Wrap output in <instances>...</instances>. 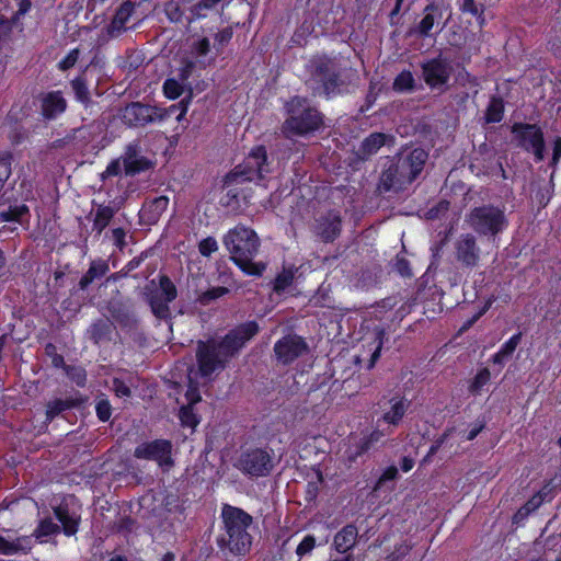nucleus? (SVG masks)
I'll use <instances>...</instances> for the list:
<instances>
[{"label":"nucleus","mask_w":561,"mask_h":561,"mask_svg":"<svg viewBox=\"0 0 561 561\" xmlns=\"http://www.w3.org/2000/svg\"><path fill=\"white\" fill-rule=\"evenodd\" d=\"M224 245L230 259L245 274L261 276L265 271V263L253 262L260 248V239L254 230L242 225L236 226L225 234Z\"/></svg>","instance_id":"obj_4"},{"label":"nucleus","mask_w":561,"mask_h":561,"mask_svg":"<svg viewBox=\"0 0 561 561\" xmlns=\"http://www.w3.org/2000/svg\"><path fill=\"white\" fill-rule=\"evenodd\" d=\"M55 515L59 523L62 525L65 535L72 536L78 531L79 516L75 513H69L67 508L58 506L55 508Z\"/></svg>","instance_id":"obj_29"},{"label":"nucleus","mask_w":561,"mask_h":561,"mask_svg":"<svg viewBox=\"0 0 561 561\" xmlns=\"http://www.w3.org/2000/svg\"><path fill=\"white\" fill-rule=\"evenodd\" d=\"M548 486H545L537 494H535L515 515V518L526 517L528 514L537 510L548 496Z\"/></svg>","instance_id":"obj_35"},{"label":"nucleus","mask_w":561,"mask_h":561,"mask_svg":"<svg viewBox=\"0 0 561 561\" xmlns=\"http://www.w3.org/2000/svg\"><path fill=\"white\" fill-rule=\"evenodd\" d=\"M357 528L353 525H347L342 528L335 536L333 540V546L340 553H345L350 549H352L357 539Z\"/></svg>","instance_id":"obj_26"},{"label":"nucleus","mask_w":561,"mask_h":561,"mask_svg":"<svg viewBox=\"0 0 561 561\" xmlns=\"http://www.w3.org/2000/svg\"><path fill=\"white\" fill-rule=\"evenodd\" d=\"M121 157L124 172L128 176H135L153 167V162L144 154L141 139L139 138L128 142Z\"/></svg>","instance_id":"obj_15"},{"label":"nucleus","mask_w":561,"mask_h":561,"mask_svg":"<svg viewBox=\"0 0 561 561\" xmlns=\"http://www.w3.org/2000/svg\"><path fill=\"white\" fill-rule=\"evenodd\" d=\"M194 68L195 62L193 60L184 59L182 61L181 68L179 69L178 79L185 83L192 76Z\"/></svg>","instance_id":"obj_54"},{"label":"nucleus","mask_w":561,"mask_h":561,"mask_svg":"<svg viewBox=\"0 0 561 561\" xmlns=\"http://www.w3.org/2000/svg\"><path fill=\"white\" fill-rule=\"evenodd\" d=\"M305 84L313 96L330 100L350 92L357 78L356 71L343 64L340 58L320 55L306 64Z\"/></svg>","instance_id":"obj_1"},{"label":"nucleus","mask_w":561,"mask_h":561,"mask_svg":"<svg viewBox=\"0 0 561 561\" xmlns=\"http://www.w3.org/2000/svg\"><path fill=\"white\" fill-rule=\"evenodd\" d=\"M232 28L226 27L215 35V47L219 51L232 37Z\"/></svg>","instance_id":"obj_55"},{"label":"nucleus","mask_w":561,"mask_h":561,"mask_svg":"<svg viewBox=\"0 0 561 561\" xmlns=\"http://www.w3.org/2000/svg\"><path fill=\"white\" fill-rule=\"evenodd\" d=\"M491 374L492 373L486 367L480 369L469 385V392L472 396H480L484 386L489 383Z\"/></svg>","instance_id":"obj_36"},{"label":"nucleus","mask_w":561,"mask_h":561,"mask_svg":"<svg viewBox=\"0 0 561 561\" xmlns=\"http://www.w3.org/2000/svg\"><path fill=\"white\" fill-rule=\"evenodd\" d=\"M316 547V538L312 535H307L296 548V553L299 558L310 554Z\"/></svg>","instance_id":"obj_48"},{"label":"nucleus","mask_w":561,"mask_h":561,"mask_svg":"<svg viewBox=\"0 0 561 561\" xmlns=\"http://www.w3.org/2000/svg\"><path fill=\"white\" fill-rule=\"evenodd\" d=\"M504 104L501 98H492L485 112L488 123H499L503 118Z\"/></svg>","instance_id":"obj_37"},{"label":"nucleus","mask_w":561,"mask_h":561,"mask_svg":"<svg viewBox=\"0 0 561 561\" xmlns=\"http://www.w3.org/2000/svg\"><path fill=\"white\" fill-rule=\"evenodd\" d=\"M342 219L337 210H329L316 218L314 234L323 242H333L341 233Z\"/></svg>","instance_id":"obj_19"},{"label":"nucleus","mask_w":561,"mask_h":561,"mask_svg":"<svg viewBox=\"0 0 561 561\" xmlns=\"http://www.w3.org/2000/svg\"><path fill=\"white\" fill-rule=\"evenodd\" d=\"M425 84L433 91L444 93L449 89V81L454 72L451 61L438 55L420 65Z\"/></svg>","instance_id":"obj_10"},{"label":"nucleus","mask_w":561,"mask_h":561,"mask_svg":"<svg viewBox=\"0 0 561 561\" xmlns=\"http://www.w3.org/2000/svg\"><path fill=\"white\" fill-rule=\"evenodd\" d=\"M221 0H199L190 8L191 15L187 21L191 23L195 19L206 18L208 12L214 10Z\"/></svg>","instance_id":"obj_33"},{"label":"nucleus","mask_w":561,"mask_h":561,"mask_svg":"<svg viewBox=\"0 0 561 561\" xmlns=\"http://www.w3.org/2000/svg\"><path fill=\"white\" fill-rule=\"evenodd\" d=\"M167 116L165 110L140 102H131L121 111L123 124L131 128L162 122Z\"/></svg>","instance_id":"obj_11"},{"label":"nucleus","mask_w":561,"mask_h":561,"mask_svg":"<svg viewBox=\"0 0 561 561\" xmlns=\"http://www.w3.org/2000/svg\"><path fill=\"white\" fill-rule=\"evenodd\" d=\"M228 188L225 197H222V205L237 210L240 207V191L237 186H226Z\"/></svg>","instance_id":"obj_44"},{"label":"nucleus","mask_w":561,"mask_h":561,"mask_svg":"<svg viewBox=\"0 0 561 561\" xmlns=\"http://www.w3.org/2000/svg\"><path fill=\"white\" fill-rule=\"evenodd\" d=\"M23 541L21 538L9 539L0 536V553L5 556L16 553L23 549Z\"/></svg>","instance_id":"obj_42"},{"label":"nucleus","mask_w":561,"mask_h":561,"mask_svg":"<svg viewBox=\"0 0 561 561\" xmlns=\"http://www.w3.org/2000/svg\"><path fill=\"white\" fill-rule=\"evenodd\" d=\"M80 56V50L78 48H75L68 53V55L61 59L58 64V68L62 71H66L70 68H72L76 62L78 61Z\"/></svg>","instance_id":"obj_51"},{"label":"nucleus","mask_w":561,"mask_h":561,"mask_svg":"<svg viewBox=\"0 0 561 561\" xmlns=\"http://www.w3.org/2000/svg\"><path fill=\"white\" fill-rule=\"evenodd\" d=\"M171 443L164 439H157L150 443H142L135 449V457L156 461L161 468L168 470L172 467Z\"/></svg>","instance_id":"obj_16"},{"label":"nucleus","mask_w":561,"mask_h":561,"mask_svg":"<svg viewBox=\"0 0 561 561\" xmlns=\"http://www.w3.org/2000/svg\"><path fill=\"white\" fill-rule=\"evenodd\" d=\"M415 79L410 70L401 71L393 80L392 89L399 93H411L415 90Z\"/></svg>","instance_id":"obj_32"},{"label":"nucleus","mask_w":561,"mask_h":561,"mask_svg":"<svg viewBox=\"0 0 561 561\" xmlns=\"http://www.w3.org/2000/svg\"><path fill=\"white\" fill-rule=\"evenodd\" d=\"M78 137H81L83 140H88V138L85 137V127L82 126V127H78V128H73L71 130L70 134H68L64 139H58L55 141V147H60L61 144H68L72 140H75L76 138Z\"/></svg>","instance_id":"obj_53"},{"label":"nucleus","mask_w":561,"mask_h":561,"mask_svg":"<svg viewBox=\"0 0 561 561\" xmlns=\"http://www.w3.org/2000/svg\"><path fill=\"white\" fill-rule=\"evenodd\" d=\"M88 333L96 346H102L111 340L112 324L106 320H98L90 327Z\"/></svg>","instance_id":"obj_27"},{"label":"nucleus","mask_w":561,"mask_h":561,"mask_svg":"<svg viewBox=\"0 0 561 561\" xmlns=\"http://www.w3.org/2000/svg\"><path fill=\"white\" fill-rule=\"evenodd\" d=\"M114 391L117 397H129L130 389L123 382L117 379L114 380Z\"/></svg>","instance_id":"obj_62"},{"label":"nucleus","mask_w":561,"mask_h":561,"mask_svg":"<svg viewBox=\"0 0 561 561\" xmlns=\"http://www.w3.org/2000/svg\"><path fill=\"white\" fill-rule=\"evenodd\" d=\"M460 10L463 13H470L471 15H480L483 12V7L476 3L474 0H462Z\"/></svg>","instance_id":"obj_57"},{"label":"nucleus","mask_w":561,"mask_h":561,"mask_svg":"<svg viewBox=\"0 0 561 561\" xmlns=\"http://www.w3.org/2000/svg\"><path fill=\"white\" fill-rule=\"evenodd\" d=\"M107 311L124 328L133 329L137 325V319L128 301L112 299L107 305Z\"/></svg>","instance_id":"obj_21"},{"label":"nucleus","mask_w":561,"mask_h":561,"mask_svg":"<svg viewBox=\"0 0 561 561\" xmlns=\"http://www.w3.org/2000/svg\"><path fill=\"white\" fill-rule=\"evenodd\" d=\"M95 411H96L98 417L102 422L108 421L112 415V408H111L108 400L104 399V398L99 399V401L96 402V405H95Z\"/></svg>","instance_id":"obj_49"},{"label":"nucleus","mask_w":561,"mask_h":561,"mask_svg":"<svg viewBox=\"0 0 561 561\" xmlns=\"http://www.w3.org/2000/svg\"><path fill=\"white\" fill-rule=\"evenodd\" d=\"M229 293V289L224 286L213 287L206 291H203L198 295L197 301L202 306L209 305L213 300L218 299Z\"/></svg>","instance_id":"obj_41"},{"label":"nucleus","mask_w":561,"mask_h":561,"mask_svg":"<svg viewBox=\"0 0 561 561\" xmlns=\"http://www.w3.org/2000/svg\"><path fill=\"white\" fill-rule=\"evenodd\" d=\"M512 133L515 136L518 147L528 152H533L537 161L543 160L545 140L540 127L533 124H514Z\"/></svg>","instance_id":"obj_13"},{"label":"nucleus","mask_w":561,"mask_h":561,"mask_svg":"<svg viewBox=\"0 0 561 561\" xmlns=\"http://www.w3.org/2000/svg\"><path fill=\"white\" fill-rule=\"evenodd\" d=\"M72 405L71 401H64L60 399L54 400L48 403L47 405V419L51 420L56 415H58L60 412L65 411L66 409H69Z\"/></svg>","instance_id":"obj_47"},{"label":"nucleus","mask_w":561,"mask_h":561,"mask_svg":"<svg viewBox=\"0 0 561 561\" xmlns=\"http://www.w3.org/2000/svg\"><path fill=\"white\" fill-rule=\"evenodd\" d=\"M67 376L76 382L78 386H84L87 375L83 368L81 367H66Z\"/></svg>","instance_id":"obj_52"},{"label":"nucleus","mask_w":561,"mask_h":561,"mask_svg":"<svg viewBox=\"0 0 561 561\" xmlns=\"http://www.w3.org/2000/svg\"><path fill=\"white\" fill-rule=\"evenodd\" d=\"M169 205V198L164 195L154 197L153 199H150L146 202L144 205L140 217L147 224H156L161 215L167 210Z\"/></svg>","instance_id":"obj_23"},{"label":"nucleus","mask_w":561,"mask_h":561,"mask_svg":"<svg viewBox=\"0 0 561 561\" xmlns=\"http://www.w3.org/2000/svg\"><path fill=\"white\" fill-rule=\"evenodd\" d=\"M145 296L152 313L158 319L165 320L171 314L169 304L176 298L178 290L169 276L161 275L159 278V287L157 288L152 280L150 285L145 287Z\"/></svg>","instance_id":"obj_9"},{"label":"nucleus","mask_w":561,"mask_h":561,"mask_svg":"<svg viewBox=\"0 0 561 561\" xmlns=\"http://www.w3.org/2000/svg\"><path fill=\"white\" fill-rule=\"evenodd\" d=\"M389 408L383 410L381 420L391 426H398L410 407V401L403 397H393L388 402Z\"/></svg>","instance_id":"obj_22"},{"label":"nucleus","mask_w":561,"mask_h":561,"mask_svg":"<svg viewBox=\"0 0 561 561\" xmlns=\"http://www.w3.org/2000/svg\"><path fill=\"white\" fill-rule=\"evenodd\" d=\"M28 213V207L24 204L10 206L7 210L0 211L1 221L21 222L23 216Z\"/></svg>","instance_id":"obj_38"},{"label":"nucleus","mask_w":561,"mask_h":561,"mask_svg":"<svg viewBox=\"0 0 561 561\" xmlns=\"http://www.w3.org/2000/svg\"><path fill=\"white\" fill-rule=\"evenodd\" d=\"M198 250L203 256H209L211 253L218 250L216 239L213 237H207L203 239L198 244Z\"/></svg>","instance_id":"obj_50"},{"label":"nucleus","mask_w":561,"mask_h":561,"mask_svg":"<svg viewBox=\"0 0 561 561\" xmlns=\"http://www.w3.org/2000/svg\"><path fill=\"white\" fill-rule=\"evenodd\" d=\"M410 549L409 545H400L389 558L391 561H399L409 553Z\"/></svg>","instance_id":"obj_64"},{"label":"nucleus","mask_w":561,"mask_h":561,"mask_svg":"<svg viewBox=\"0 0 561 561\" xmlns=\"http://www.w3.org/2000/svg\"><path fill=\"white\" fill-rule=\"evenodd\" d=\"M134 9V4L129 1L121 4V7L116 10L112 22L107 26L110 36L117 37L127 28L126 23L131 16Z\"/></svg>","instance_id":"obj_24"},{"label":"nucleus","mask_w":561,"mask_h":561,"mask_svg":"<svg viewBox=\"0 0 561 561\" xmlns=\"http://www.w3.org/2000/svg\"><path fill=\"white\" fill-rule=\"evenodd\" d=\"M125 230L123 228H115L112 230V240L114 242V244L118 248V249H123L125 247Z\"/></svg>","instance_id":"obj_60"},{"label":"nucleus","mask_w":561,"mask_h":561,"mask_svg":"<svg viewBox=\"0 0 561 561\" xmlns=\"http://www.w3.org/2000/svg\"><path fill=\"white\" fill-rule=\"evenodd\" d=\"M484 423L483 422H476L472 427L468 431V433L465 435L463 439L466 440H472L474 439L479 433L483 430Z\"/></svg>","instance_id":"obj_63"},{"label":"nucleus","mask_w":561,"mask_h":561,"mask_svg":"<svg viewBox=\"0 0 561 561\" xmlns=\"http://www.w3.org/2000/svg\"><path fill=\"white\" fill-rule=\"evenodd\" d=\"M239 469L252 477H264L273 468L270 454L263 449H253L244 453L238 463Z\"/></svg>","instance_id":"obj_17"},{"label":"nucleus","mask_w":561,"mask_h":561,"mask_svg":"<svg viewBox=\"0 0 561 561\" xmlns=\"http://www.w3.org/2000/svg\"><path fill=\"white\" fill-rule=\"evenodd\" d=\"M12 161H13V156L10 152H3L0 156V191L3 188L4 183L8 181V179L11 175Z\"/></svg>","instance_id":"obj_43"},{"label":"nucleus","mask_w":561,"mask_h":561,"mask_svg":"<svg viewBox=\"0 0 561 561\" xmlns=\"http://www.w3.org/2000/svg\"><path fill=\"white\" fill-rule=\"evenodd\" d=\"M116 210L111 206L99 205L93 219L92 230L101 234L108 226Z\"/></svg>","instance_id":"obj_30"},{"label":"nucleus","mask_w":561,"mask_h":561,"mask_svg":"<svg viewBox=\"0 0 561 561\" xmlns=\"http://www.w3.org/2000/svg\"><path fill=\"white\" fill-rule=\"evenodd\" d=\"M229 353H197V364L187 369V387L183 399L176 398L180 404L179 419L181 425L195 430L201 422L194 407L201 402L199 387L206 385L214 373L224 369Z\"/></svg>","instance_id":"obj_2"},{"label":"nucleus","mask_w":561,"mask_h":561,"mask_svg":"<svg viewBox=\"0 0 561 561\" xmlns=\"http://www.w3.org/2000/svg\"><path fill=\"white\" fill-rule=\"evenodd\" d=\"M70 84L76 99L84 106H89L92 103V100L90 98V92L85 79L83 77H77L70 82Z\"/></svg>","instance_id":"obj_34"},{"label":"nucleus","mask_w":561,"mask_h":561,"mask_svg":"<svg viewBox=\"0 0 561 561\" xmlns=\"http://www.w3.org/2000/svg\"><path fill=\"white\" fill-rule=\"evenodd\" d=\"M164 12L168 19L173 23L182 22L184 11L182 9V0H170L164 4Z\"/></svg>","instance_id":"obj_40"},{"label":"nucleus","mask_w":561,"mask_h":561,"mask_svg":"<svg viewBox=\"0 0 561 561\" xmlns=\"http://www.w3.org/2000/svg\"><path fill=\"white\" fill-rule=\"evenodd\" d=\"M388 139V136L386 134H382V133H373L370 134L368 137H366L359 148H358V151H357V156L363 159V160H366L368 159L370 156L377 153V151L386 145V141Z\"/></svg>","instance_id":"obj_25"},{"label":"nucleus","mask_w":561,"mask_h":561,"mask_svg":"<svg viewBox=\"0 0 561 561\" xmlns=\"http://www.w3.org/2000/svg\"><path fill=\"white\" fill-rule=\"evenodd\" d=\"M193 50L197 56H206L210 50V42L203 37L193 44Z\"/></svg>","instance_id":"obj_59"},{"label":"nucleus","mask_w":561,"mask_h":561,"mask_svg":"<svg viewBox=\"0 0 561 561\" xmlns=\"http://www.w3.org/2000/svg\"><path fill=\"white\" fill-rule=\"evenodd\" d=\"M427 158V152L422 148L398 154L382 170L378 191L380 193H399L407 190L423 171Z\"/></svg>","instance_id":"obj_3"},{"label":"nucleus","mask_w":561,"mask_h":561,"mask_svg":"<svg viewBox=\"0 0 561 561\" xmlns=\"http://www.w3.org/2000/svg\"><path fill=\"white\" fill-rule=\"evenodd\" d=\"M288 117L282 126V133L287 137L305 136L318 130L323 124L322 114L312 107L309 100L294 96L286 104Z\"/></svg>","instance_id":"obj_6"},{"label":"nucleus","mask_w":561,"mask_h":561,"mask_svg":"<svg viewBox=\"0 0 561 561\" xmlns=\"http://www.w3.org/2000/svg\"><path fill=\"white\" fill-rule=\"evenodd\" d=\"M224 534L218 543L221 549H227L236 556L248 553L252 546V536L249 528L253 518L243 510L225 504L221 510Z\"/></svg>","instance_id":"obj_5"},{"label":"nucleus","mask_w":561,"mask_h":561,"mask_svg":"<svg viewBox=\"0 0 561 561\" xmlns=\"http://www.w3.org/2000/svg\"><path fill=\"white\" fill-rule=\"evenodd\" d=\"M108 271V265L103 260L93 261L90 264L87 273L81 277L79 282V288L84 290L96 278H101Z\"/></svg>","instance_id":"obj_28"},{"label":"nucleus","mask_w":561,"mask_h":561,"mask_svg":"<svg viewBox=\"0 0 561 561\" xmlns=\"http://www.w3.org/2000/svg\"><path fill=\"white\" fill-rule=\"evenodd\" d=\"M39 112L45 121H54L64 114L68 107V102L61 91L42 92L37 96Z\"/></svg>","instance_id":"obj_20"},{"label":"nucleus","mask_w":561,"mask_h":561,"mask_svg":"<svg viewBox=\"0 0 561 561\" xmlns=\"http://www.w3.org/2000/svg\"><path fill=\"white\" fill-rule=\"evenodd\" d=\"M398 476V469L394 466L388 467L378 480V485L385 481L394 480Z\"/></svg>","instance_id":"obj_61"},{"label":"nucleus","mask_w":561,"mask_h":561,"mask_svg":"<svg viewBox=\"0 0 561 561\" xmlns=\"http://www.w3.org/2000/svg\"><path fill=\"white\" fill-rule=\"evenodd\" d=\"M465 222L478 236L492 240L508 227L504 205L482 204L472 207L466 214Z\"/></svg>","instance_id":"obj_8"},{"label":"nucleus","mask_w":561,"mask_h":561,"mask_svg":"<svg viewBox=\"0 0 561 561\" xmlns=\"http://www.w3.org/2000/svg\"><path fill=\"white\" fill-rule=\"evenodd\" d=\"M456 261L465 268L473 270L479 266L482 251L477 237L471 232L459 234L454 242Z\"/></svg>","instance_id":"obj_14"},{"label":"nucleus","mask_w":561,"mask_h":561,"mask_svg":"<svg viewBox=\"0 0 561 561\" xmlns=\"http://www.w3.org/2000/svg\"><path fill=\"white\" fill-rule=\"evenodd\" d=\"M273 351H308V345L301 336L288 334L275 344Z\"/></svg>","instance_id":"obj_31"},{"label":"nucleus","mask_w":561,"mask_h":561,"mask_svg":"<svg viewBox=\"0 0 561 561\" xmlns=\"http://www.w3.org/2000/svg\"><path fill=\"white\" fill-rule=\"evenodd\" d=\"M293 280H294V273L289 270H284L275 278L273 288L276 293H282L293 284Z\"/></svg>","instance_id":"obj_45"},{"label":"nucleus","mask_w":561,"mask_h":561,"mask_svg":"<svg viewBox=\"0 0 561 561\" xmlns=\"http://www.w3.org/2000/svg\"><path fill=\"white\" fill-rule=\"evenodd\" d=\"M185 83L175 78H169L163 83V92L168 99L175 100L184 91Z\"/></svg>","instance_id":"obj_39"},{"label":"nucleus","mask_w":561,"mask_h":561,"mask_svg":"<svg viewBox=\"0 0 561 561\" xmlns=\"http://www.w3.org/2000/svg\"><path fill=\"white\" fill-rule=\"evenodd\" d=\"M59 531V526L55 524L51 519H43L37 529L35 530L37 538L48 537L50 535L57 534Z\"/></svg>","instance_id":"obj_46"},{"label":"nucleus","mask_w":561,"mask_h":561,"mask_svg":"<svg viewBox=\"0 0 561 561\" xmlns=\"http://www.w3.org/2000/svg\"><path fill=\"white\" fill-rule=\"evenodd\" d=\"M272 172L271 161L264 146L254 147L244 160L236 165L224 180L225 186H238L247 182L260 184Z\"/></svg>","instance_id":"obj_7"},{"label":"nucleus","mask_w":561,"mask_h":561,"mask_svg":"<svg viewBox=\"0 0 561 561\" xmlns=\"http://www.w3.org/2000/svg\"><path fill=\"white\" fill-rule=\"evenodd\" d=\"M394 267H396V271L401 276H404V277L412 276L410 262L407 259L397 256Z\"/></svg>","instance_id":"obj_58"},{"label":"nucleus","mask_w":561,"mask_h":561,"mask_svg":"<svg viewBox=\"0 0 561 561\" xmlns=\"http://www.w3.org/2000/svg\"><path fill=\"white\" fill-rule=\"evenodd\" d=\"M447 9L448 7L442 1L431 2L424 8L421 20L411 28V33L422 38L439 33L446 26L451 15L449 13L448 18L444 21V12Z\"/></svg>","instance_id":"obj_12"},{"label":"nucleus","mask_w":561,"mask_h":561,"mask_svg":"<svg viewBox=\"0 0 561 561\" xmlns=\"http://www.w3.org/2000/svg\"><path fill=\"white\" fill-rule=\"evenodd\" d=\"M260 331L256 321H248L231 329L219 342L221 351H239Z\"/></svg>","instance_id":"obj_18"},{"label":"nucleus","mask_w":561,"mask_h":561,"mask_svg":"<svg viewBox=\"0 0 561 561\" xmlns=\"http://www.w3.org/2000/svg\"><path fill=\"white\" fill-rule=\"evenodd\" d=\"M122 157L112 160L106 167L105 171L102 173V178H110L119 175L122 172Z\"/></svg>","instance_id":"obj_56"}]
</instances>
